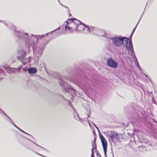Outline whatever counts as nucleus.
Listing matches in <instances>:
<instances>
[{"label": "nucleus", "mask_w": 157, "mask_h": 157, "mask_svg": "<svg viewBox=\"0 0 157 157\" xmlns=\"http://www.w3.org/2000/svg\"><path fill=\"white\" fill-rule=\"evenodd\" d=\"M111 40L113 44L117 47H119L123 44L124 47L128 50L129 53H131L132 57H135L137 61L133 52L132 44L129 38L121 36H116L113 37Z\"/></svg>", "instance_id": "obj_1"}, {"label": "nucleus", "mask_w": 157, "mask_h": 157, "mask_svg": "<svg viewBox=\"0 0 157 157\" xmlns=\"http://www.w3.org/2000/svg\"><path fill=\"white\" fill-rule=\"evenodd\" d=\"M65 23V30L72 33L77 31L78 26L81 24V22L79 20L74 18L68 19Z\"/></svg>", "instance_id": "obj_2"}, {"label": "nucleus", "mask_w": 157, "mask_h": 157, "mask_svg": "<svg viewBox=\"0 0 157 157\" xmlns=\"http://www.w3.org/2000/svg\"><path fill=\"white\" fill-rule=\"evenodd\" d=\"M109 140L113 141L115 139L119 140L123 138L122 135L120 133H116L114 131H107L103 133Z\"/></svg>", "instance_id": "obj_3"}, {"label": "nucleus", "mask_w": 157, "mask_h": 157, "mask_svg": "<svg viewBox=\"0 0 157 157\" xmlns=\"http://www.w3.org/2000/svg\"><path fill=\"white\" fill-rule=\"evenodd\" d=\"M99 137L102 143V145L104 152L105 155V157H107L106 154L107 151V148L108 145L107 141L101 134H99Z\"/></svg>", "instance_id": "obj_4"}, {"label": "nucleus", "mask_w": 157, "mask_h": 157, "mask_svg": "<svg viewBox=\"0 0 157 157\" xmlns=\"http://www.w3.org/2000/svg\"><path fill=\"white\" fill-rule=\"evenodd\" d=\"M25 52L24 51H22L19 53V56L17 57L18 59L21 60L22 63L24 65H25L27 62H29L30 59V57L27 59H25Z\"/></svg>", "instance_id": "obj_5"}, {"label": "nucleus", "mask_w": 157, "mask_h": 157, "mask_svg": "<svg viewBox=\"0 0 157 157\" xmlns=\"http://www.w3.org/2000/svg\"><path fill=\"white\" fill-rule=\"evenodd\" d=\"M107 63L108 66L113 68H117L118 66L117 63L111 58L107 59Z\"/></svg>", "instance_id": "obj_6"}, {"label": "nucleus", "mask_w": 157, "mask_h": 157, "mask_svg": "<svg viewBox=\"0 0 157 157\" xmlns=\"http://www.w3.org/2000/svg\"><path fill=\"white\" fill-rule=\"evenodd\" d=\"M59 82L60 85L64 88L66 92H68V90H72L74 92H75V90L69 85L62 80H60Z\"/></svg>", "instance_id": "obj_7"}, {"label": "nucleus", "mask_w": 157, "mask_h": 157, "mask_svg": "<svg viewBox=\"0 0 157 157\" xmlns=\"http://www.w3.org/2000/svg\"><path fill=\"white\" fill-rule=\"evenodd\" d=\"M94 28L93 27H92L90 26V28L88 26H85L84 25V31H86L87 32H85L86 33H88L91 32V29L93 30V32L95 34H97L95 32V30H93L92 28Z\"/></svg>", "instance_id": "obj_8"}, {"label": "nucleus", "mask_w": 157, "mask_h": 157, "mask_svg": "<svg viewBox=\"0 0 157 157\" xmlns=\"http://www.w3.org/2000/svg\"><path fill=\"white\" fill-rule=\"evenodd\" d=\"M42 51V48L40 49V48H38L36 50H34V52L35 54L38 57L41 55Z\"/></svg>", "instance_id": "obj_9"}, {"label": "nucleus", "mask_w": 157, "mask_h": 157, "mask_svg": "<svg viewBox=\"0 0 157 157\" xmlns=\"http://www.w3.org/2000/svg\"><path fill=\"white\" fill-rule=\"evenodd\" d=\"M84 25H82L81 23L78 26L77 31H75V32H82L84 31Z\"/></svg>", "instance_id": "obj_10"}, {"label": "nucleus", "mask_w": 157, "mask_h": 157, "mask_svg": "<svg viewBox=\"0 0 157 157\" xmlns=\"http://www.w3.org/2000/svg\"><path fill=\"white\" fill-rule=\"evenodd\" d=\"M92 29L93 30H95V31L97 30L98 31L99 33L98 34L101 36H104L105 32L103 30L98 29L96 27H94V28H92Z\"/></svg>", "instance_id": "obj_11"}, {"label": "nucleus", "mask_w": 157, "mask_h": 157, "mask_svg": "<svg viewBox=\"0 0 157 157\" xmlns=\"http://www.w3.org/2000/svg\"><path fill=\"white\" fill-rule=\"evenodd\" d=\"M28 72L30 74H34L36 72V69L34 68H31L28 70Z\"/></svg>", "instance_id": "obj_12"}, {"label": "nucleus", "mask_w": 157, "mask_h": 157, "mask_svg": "<svg viewBox=\"0 0 157 157\" xmlns=\"http://www.w3.org/2000/svg\"><path fill=\"white\" fill-rule=\"evenodd\" d=\"M19 69H17L13 68H9L7 70V72L8 73H10L11 72H14L16 71H17Z\"/></svg>", "instance_id": "obj_13"}, {"label": "nucleus", "mask_w": 157, "mask_h": 157, "mask_svg": "<svg viewBox=\"0 0 157 157\" xmlns=\"http://www.w3.org/2000/svg\"><path fill=\"white\" fill-rule=\"evenodd\" d=\"M75 115H76L77 116L76 117H75V119L77 120H79L80 121L82 122V119L79 117L77 113H75Z\"/></svg>", "instance_id": "obj_14"}, {"label": "nucleus", "mask_w": 157, "mask_h": 157, "mask_svg": "<svg viewBox=\"0 0 157 157\" xmlns=\"http://www.w3.org/2000/svg\"><path fill=\"white\" fill-rule=\"evenodd\" d=\"M3 113L7 117L9 118V117L4 113L3 111L0 108V113Z\"/></svg>", "instance_id": "obj_15"}, {"label": "nucleus", "mask_w": 157, "mask_h": 157, "mask_svg": "<svg viewBox=\"0 0 157 157\" xmlns=\"http://www.w3.org/2000/svg\"><path fill=\"white\" fill-rule=\"evenodd\" d=\"M94 149V148L93 147L92 150V154H91V157H94V152L93 151Z\"/></svg>", "instance_id": "obj_16"}, {"label": "nucleus", "mask_w": 157, "mask_h": 157, "mask_svg": "<svg viewBox=\"0 0 157 157\" xmlns=\"http://www.w3.org/2000/svg\"><path fill=\"white\" fill-rule=\"evenodd\" d=\"M16 128H18V129H19V130H20L21 131V132H24V133H26L25 132H24L22 130H21V129H20L19 128H18V127H17L16 125L15 124H14V125ZM26 134H27L26 133Z\"/></svg>", "instance_id": "obj_17"}, {"label": "nucleus", "mask_w": 157, "mask_h": 157, "mask_svg": "<svg viewBox=\"0 0 157 157\" xmlns=\"http://www.w3.org/2000/svg\"><path fill=\"white\" fill-rule=\"evenodd\" d=\"M32 35L33 36L32 37H34V38H35L36 39V40H37V36H36V35H33V34H32Z\"/></svg>", "instance_id": "obj_18"}, {"label": "nucleus", "mask_w": 157, "mask_h": 157, "mask_svg": "<svg viewBox=\"0 0 157 157\" xmlns=\"http://www.w3.org/2000/svg\"><path fill=\"white\" fill-rule=\"evenodd\" d=\"M92 123L95 126V127L98 130V131L99 132H99V130L98 127H97V126H96V125L94 124V123L93 122H92Z\"/></svg>", "instance_id": "obj_19"}, {"label": "nucleus", "mask_w": 157, "mask_h": 157, "mask_svg": "<svg viewBox=\"0 0 157 157\" xmlns=\"http://www.w3.org/2000/svg\"><path fill=\"white\" fill-rule=\"evenodd\" d=\"M11 121V123H12V124L13 125H14V124H15L13 122L11 121V120L10 119V117H9V118H8Z\"/></svg>", "instance_id": "obj_20"}, {"label": "nucleus", "mask_w": 157, "mask_h": 157, "mask_svg": "<svg viewBox=\"0 0 157 157\" xmlns=\"http://www.w3.org/2000/svg\"><path fill=\"white\" fill-rule=\"evenodd\" d=\"M98 157H101L100 155V154H98L97 155Z\"/></svg>", "instance_id": "obj_21"}, {"label": "nucleus", "mask_w": 157, "mask_h": 157, "mask_svg": "<svg viewBox=\"0 0 157 157\" xmlns=\"http://www.w3.org/2000/svg\"><path fill=\"white\" fill-rule=\"evenodd\" d=\"M88 122L89 125L90 126V123L89 120H88Z\"/></svg>", "instance_id": "obj_22"}, {"label": "nucleus", "mask_w": 157, "mask_h": 157, "mask_svg": "<svg viewBox=\"0 0 157 157\" xmlns=\"http://www.w3.org/2000/svg\"><path fill=\"white\" fill-rule=\"evenodd\" d=\"M137 67H139L140 68V69H141L140 67V66H139L138 65H137Z\"/></svg>", "instance_id": "obj_23"}, {"label": "nucleus", "mask_w": 157, "mask_h": 157, "mask_svg": "<svg viewBox=\"0 0 157 157\" xmlns=\"http://www.w3.org/2000/svg\"><path fill=\"white\" fill-rule=\"evenodd\" d=\"M4 68L5 69H6L7 68V67H4Z\"/></svg>", "instance_id": "obj_24"}, {"label": "nucleus", "mask_w": 157, "mask_h": 157, "mask_svg": "<svg viewBox=\"0 0 157 157\" xmlns=\"http://www.w3.org/2000/svg\"><path fill=\"white\" fill-rule=\"evenodd\" d=\"M90 115H89V114H88V117H87V118H88V117H90Z\"/></svg>", "instance_id": "obj_25"}, {"label": "nucleus", "mask_w": 157, "mask_h": 157, "mask_svg": "<svg viewBox=\"0 0 157 157\" xmlns=\"http://www.w3.org/2000/svg\"><path fill=\"white\" fill-rule=\"evenodd\" d=\"M136 28V27L134 29V30H133V32H134V31H135V29Z\"/></svg>", "instance_id": "obj_26"}, {"label": "nucleus", "mask_w": 157, "mask_h": 157, "mask_svg": "<svg viewBox=\"0 0 157 157\" xmlns=\"http://www.w3.org/2000/svg\"><path fill=\"white\" fill-rule=\"evenodd\" d=\"M59 29V28H58L57 29Z\"/></svg>", "instance_id": "obj_27"}]
</instances>
